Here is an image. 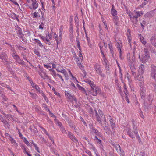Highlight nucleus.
<instances>
[{"mask_svg": "<svg viewBox=\"0 0 156 156\" xmlns=\"http://www.w3.org/2000/svg\"><path fill=\"white\" fill-rule=\"evenodd\" d=\"M145 70L144 66L141 64L140 65L138 69V75L137 79L140 81L139 83H140V86H141L143 83L144 78L142 75L144 73Z\"/></svg>", "mask_w": 156, "mask_h": 156, "instance_id": "obj_1", "label": "nucleus"}, {"mask_svg": "<svg viewBox=\"0 0 156 156\" xmlns=\"http://www.w3.org/2000/svg\"><path fill=\"white\" fill-rule=\"evenodd\" d=\"M144 52V54L143 55L142 58H141L140 56H139L140 60H141L142 62L144 63L147 62L150 58L148 51L146 49H145Z\"/></svg>", "mask_w": 156, "mask_h": 156, "instance_id": "obj_2", "label": "nucleus"}, {"mask_svg": "<svg viewBox=\"0 0 156 156\" xmlns=\"http://www.w3.org/2000/svg\"><path fill=\"white\" fill-rule=\"evenodd\" d=\"M128 61L131 66H133L135 63V59L134 55H131L130 53L127 55Z\"/></svg>", "mask_w": 156, "mask_h": 156, "instance_id": "obj_3", "label": "nucleus"}, {"mask_svg": "<svg viewBox=\"0 0 156 156\" xmlns=\"http://www.w3.org/2000/svg\"><path fill=\"white\" fill-rule=\"evenodd\" d=\"M128 14L129 16L131 21L135 23L137 21V18L140 16V14L139 12H136L135 15L133 14L130 12H129Z\"/></svg>", "mask_w": 156, "mask_h": 156, "instance_id": "obj_4", "label": "nucleus"}, {"mask_svg": "<svg viewBox=\"0 0 156 156\" xmlns=\"http://www.w3.org/2000/svg\"><path fill=\"white\" fill-rule=\"evenodd\" d=\"M65 95L66 97L68 98L70 101H74L76 102V98L70 92L65 91Z\"/></svg>", "mask_w": 156, "mask_h": 156, "instance_id": "obj_5", "label": "nucleus"}, {"mask_svg": "<svg viewBox=\"0 0 156 156\" xmlns=\"http://www.w3.org/2000/svg\"><path fill=\"white\" fill-rule=\"evenodd\" d=\"M81 61L80 60L78 59L76 60V62L78 66L82 70V72L83 73L81 74L82 76L84 78L86 76V73L84 70L83 66L81 64Z\"/></svg>", "mask_w": 156, "mask_h": 156, "instance_id": "obj_6", "label": "nucleus"}, {"mask_svg": "<svg viewBox=\"0 0 156 156\" xmlns=\"http://www.w3.org/2000/svg\"><path fill=\"white\" fill-rule=\"evenodd\" d=\"M95 85L94 84L91 87L90 92L94 96H96L98 93L99 88L97 87L95 88Z\"/></svg>", "mask_w": 156, "mask_h": 156, "instance_id": "obj_7", "label": "nucleus"}, {"mask_svg": "<svg viewBox=\"0 0 156 156\" xmlns=\"http://www.w3.org/2000/svg\"><path fill=\"white\" fill-rule=\"evenodd\" d=\"M32 4L29 7L31 9H35L38 6V4L36 0H31Z\"/></svg>", "mask_w": 156, "mask_h": 156, "instance_id": "obj_8", "label": "nucleus"}, {"mask_svg": "<svg viewBox=\"0 0 156 156\" xmlns=\"http://www.w3.org/2000/svg\"><path fill=\"white\" fill-rule=\"evenodd\" d=\"M114 147L117 152L120 154L121 156H125L124 152L123 151L121 150V147L119 144H116Z\"/></svg>", "mask_w": 156, "mask_h": 156, "instance_id": "obj_9", "label": "nucleus"}, {"mask_svg": "<svg viewBox=\"0 0 156 156\" xmlns=\"http://www.w3.org/2000/svg\"><path fill=\"white\" fill-rule=\"evenodd\" d=\"M151 76L154 79L156 78V66H155L154 65L151 66Z\"/></svg>", "mask_w": 156, "mask_h": 156, "instance_id": "obj_10", "label": "nucleus"}, {"mask_svg": "<svg viewBox=\"0 0 156 156\" xmlns=\"http://www.w3.org/2000/svg\"><path fill=\"white\" fill-rule=\"evenodd\" d=\"M56 70L57 71H58L62 73L65 76L66 78L67 79H68L67 76V73L65 69L63 68V67L61 66H59L57 69Z\"/></svg>", "mask_w": 156, "mask_h": 156, "instance_id": "obj_11", "label": "nucleus"}, {"mask_svg": "<svg viewBox=\"0 0 156 156\" xmlns=\"http://www.w3.org/2000/svg\"><path fill=\"white\" fill-rule=\"evenodd\" d=\"M77 47L80 50V51L79 52V56L78 57L76 58L77 59L80 60L81 61H82L83 60V57L82 56V54H81V48H80V42L78 41H77Z\"/></svg>", "mask_w": 156, "mask_h": 156, "instance_id": "obj_12", "label": "nucleus"}, {"mask_svg": "<svg viewBox=\"0 0 156 156\" xmlns=\"http://www.w3.org/2000/svg\"><path fill=\"white\" fill-rule=\"evenodd\" d=\"M94 68L95 69L96 72L98 74L101 75L103 76H104V75L102 74V71L100 69V66L97 64H96L94 66Z\"/></svg>", "mask_w": 156, "mask_h": 156, "instance_id": "obj_13", "label": "nucleus"}, {"mask_svg": "<svg viewBox=\"0 0 156 156\" xmlns=\"http://www.w3.org/2000/svg\"><path fill=\"white\" fill-rule=\"evenodd\" d=\"M96 112V116L97 117L98 121L100 123H101V118L100 117L99 115H100V116L101 117H102V116L103 115V114H102V112L101 110H98V112L99 114V115L97 112V111L95 110Z\"/></svg>", "mask_w": 156, "mask_h": 156, "instance_id": "obj_14", "label": "nucleus"}, {"mask_svg": "<svg viewBox=\"0 0 156 156\" xmlns=\"http://www.w3.org/2000/svg\"><path fill=\"white\" fill-rule=\"evenodd\" d=\"M12 55L14 59H15L17 62L19 63H22L19 57L15 53L13 52Z\"/></svg>", "mask_w": 156, "mask_h": 156, "instance_id": "obj_15", "label": "nucleus"}, {"mask_svg": "<svg viewBox=\"0 0 156 156\" xmlns=\"http://www.w3.org/2000/svg\"><path fill=\"white\" fill-rule=\"evenodd\" d=\"M38 37H40V38L43 40L48 45H50L51 43L49 41V40L47 39V38H44L43 36L41 35H39Z\"/></svg>", "mask_w": 156, "mask_h": 156, "instance_id": "obj_16", "label": "nucleus"}, {"mask_svg": "<svg viewBox=\"0 0 156 156\" xmlns=\"http://www.w3.org/2000/svg\"><path fill=\"white\" fill-rule=\"evenodd\" d=\"M111 14L113 16H116L117 15V12L115 9L114 5H112L111 9Z\"/></svg>", "mask_w": 156, "mask_h": 156, "instance_id": "obj_17", "label": "nucleus"}, {"mask_svg": "<svg viewBox=\"0 0 156 156\" xmlns=\"http://www.w3.org/2000/svg\"><path fill=\"white\" fill-rule=\"evenodd\" d=\"M140 41L144 45H145L146 44V41L145 40L144 37L141 35V34H140L138 35Z\"/></svg>", "mask_w": 156, "mask_h": 156, "instance_id": "obj_18", "label": "nucleus"}, {"mask_svg": "<svg viewBox=\"0 0 156 156\" xmlns=\"http://www.w3.org/2000/svg\"><path fill=\"white\" fill-rule=\"evenodd\" d=\"M113 22L116 25L118 26L119 25V20L118 16H113Z\"/></svg>", "mask_w": 156, "mask_h": 156, "instance_id": "obj_19", "label": "nucleus"}, {"mask_svg": "<svg viewBox=\"0 0 156 156\" xmlns=\"http://www.w3.org/2000/svg\"><path fill=\"white\" fill-rule=\"evenodd\" d=\"M77 85V87H78V88L80 90H81L87 96L88 95V94L87 92H86L85 91V89L84 88L81 86L80 85L78 84V83H77L76 84Z\"/></svg>", "mask_w": 156, "mask_h": 156, "instance_id": "obj_20", "label": "nucleus"}, {"mask_svg": "<svg viewBox=\"0 0 156 156\" xmlns=\"http://www.w3.org/2000/svg\"><path fill=\"white\" fill-rule=\"evenodd\" d=\"M151 43L154 46H156V41L155 37H152L151 39Z\"/></svg>", "mask_w": 156, "mask_h": 156, "instance_id": "obj_21", "label": "nucleus"}, {"mask_svg": "<svg viewBox=\"0 0 156 156\" xmlns=\"http://www.w3.org/2000/svg\"><path fill=\"white\" fill-rule=\"evenodd\" d=\"M84 81L87 83L89 84L90 87L93 85H94V82L93 81H91L90 80L88 79H86L84 80Z\"/></svg>", "mask_w": 156, "mask_h": 156, "instance_id": "obj_22", "label": "nucleus"}, {"mask_svg": "<svg viewBox=\"0 0 156 156\" xmlns=\"http://www.w3.org/2000/svg\"><path fill=\"white\" fill-rule=\"evenodd\" d=\"M49 71L50 72V74L52 75L54 77H56L57 75L54 70L52 69H49Z\"/></svg>", "mask_w": 156, "mask_h": 156, "instance_id": "obj_23", "label": "nucleus"}, {"mask_svg": "<svg viewBox=\"0 0 156 156\" xmlns=\"http://www.w3.org/2000/svg\"><path fill=\"white\" fill-rule=\"evenodd\" d=\"M41 129H42V131L46 135L48 136V137H49V138L53 142V139L50 136L48 135V132L46 131V130L43 128L41 127Z\"/></svg>", "mask_w": 156, "mask_h": 156, "instance_id": "obj_24", "label": "nucleus"}, {"mask_svg": "<svg viewBox=\"0 0 156 156\" xmlns=\"http://www.w3.org/2000/svg\"><path fill=\"white\" fill-rule=\"evenodd\" d=\"M41 129H42V131L46 135L48 136V137H49V138L53 142V139L50 136L48 135V132L46 131V130L43 128L41 127Z\"/></svg>", "mask_w": 156, "mask_h": 156, "instance_id": "obj_25", "label": "nucleus"}, {"mask_svg": "<svg viewBox=\"0 0 156 156\" xmlns=\"http://www.w3.org/2000/svg\"><path fill=\"white\" fill-rule=\"evenodd\" d=\"M41 129H42V131L46 135L48 136V137H49V138L53 142V139L50 136L48 135V132L46 131V130L43 128L41 127Z\"/></svg>", "mask_w": 156, "mask_h": 156, "instance_id": "obj_26", "label": "nucleus"}, {"mask_svg": "<svg viewBox=\"0 0 156 156\" xmlns=\"http://www.w3.org/2000/svg\"><path fill=\"white\" fill-rule=\"evenodd\" d=\"M41 129H42V131L46 135L48 136V137H49V138L53 142V139L50 136L48 135V132L46 131V130L43 128L41 127Z\"/></svg>", "mask_w": 156, "mask_h": 156, "instance_id": "obj_27", "label": "nucleus"}, {"mask_svg": "<svg viewBox=\"0 0 156 156\" xmlns=\"http://www.w3.org/2000/svg\"><path fill=\"white\" fill-rule=\"evenodd\" d=\"M29 81H30V82L31 84V86L33 87H34L37 90V91H38L40 90H39L40 88H39V87L37 85H35L34 86V84L33 83L32 81H30V80Z\"/></svg>", "mask_w": 156, "mask_h": 156, "instance_id": "obj_28", "label": "nucleus"}, {"mask_svg": "<svg viewBox=\"0 0 156 156\" xmlns=\"http://www.w3.org/2000/svg\"><path fill=\"white\" fill-rule=\"evenodd\" d=\"M10 140L14 146L15 147H17V143L16 142L15 140L12 137H10Z\"/></svg>", "mask_w": 156, "mask_h": 156, "instance_id": "obj_29", "label": "nucleus"}, {"mask_svg": "<svg viewBox=\"0 0 156 156\" xmlns=\"http://www.w3.org/2000/svg\"><path fill=\"white\" fill-rule=\"evenodd\" d=\"M7 56L6 55L4 54H2L1 55L0 58L2 60H4L5 61H6L7 60Z\"/></svg>", "mask_w": 156, "mask_h": 156, "instance_id": "obj_30", "label": "nucleus"}, {"mask_svg": "<svg viewBox=\"0 0 156 156\" xmlns=\"http://www.w3.org/2000/svg\"><path fill=\"white\" fill-rule=\"evenodd\" d=\"M155 12V10H154L148 13L147 14V15L149 17H151L153 16L154 15V13Z\"/></svg>", "mask_w": 156, "mask_h": 156, "instance_id": "obj_31", "label": "nucleus"}, {"mask_svg": "<svg viewBox=\"0 0 156 156\" xmlns=\"http://www.w3.org/2000/svg\"><path fill=\"white\" fill-rule=\"evenodd\" d=\"M134 133L136 135V138L138 139V141L139 142H140L141 140L140 137V136L138 134V132L136 131V129L134 130Z\"/></svg>", "mask_w": 156, "mask_h": 156, "instance_id": "obj_32", "label": "nucleus"}, {"mask_svg": "<svg viewBox=\"0 0 156 156\" xmlns=\"http://www.w3.org/2000/svg\"><path fill=\"white\" fill-rule=\"evenodd\" d=\"M34 41L37 43V44L39 45L41 47H42L43 46L42 45L41 43V42L40 40L38 39H34Z\"/></svg>", "mask_w": 156, "mask_h": 156, "instance_id": "obj_33", "label": "nucleus"}, {"mask_svg": "<svg viewBox=\"0 0 156 156\" xmlns=\"http://www.w3.org/2000/svg\"><path fill=\"white\" fill-rule=\"evenodd\" d=\"M39 73L41 77L44 79H45L48 77V76H47L44 73H43V75L40 72H39Z\"/></svg>", "mask_w": 156, "mask_h": 156, "instance_id": "obj_34", "label": "nucleus"}, {"mask_svg": "<svg viewBox=\"0 0 156 156\" xmlns=\"http://www.w3.org/2000/svg\"><path fill=\"white\" fill-rule=\"evenodd\" d=\"M72 79H71L76 84L78 83H79L78 80H77L76 78L73 75H72Z\"/></svg>", "mask_w": 156, "mask_h": 156, "instance_id": "obj_35", "label": "nucleus"}, {"mask_svg": "<svg viewBox=\"0 0 156 156\" xmlns=\"http://www.w3.org/2000/svg\"><path fill=\"white\" fill-rule=\"evenodd\" d=\"M33 16H34V17H33L34 18H38L40 17V15L38 13V12H34V13H33Z\"/></svg>", "mask_w": 156, "mask_h": 156, "instance_id": "obj_36", "label": "nucleus"}, {"mask_svg": "<svg viewBox=\"0 0 156 156\" xmlns=\"http://www.w3.org/2000/svg\"><path fill=\"white\" fill-rule=\"evenodd\" d=\"M24 142L26 144V145L28 146H30V144L27 141L26 138H24Z\"/></svg>", "mask_w": 156, "mask_h": 156, "instance_id": "obj_37", "label": "nucleus"}, {"mask_svg": "<svg viewBox=\"0 0 156 156\" xmlns=\"http://www.w3.org/2000/svg\"><path fill=\"white\" fill-rule=\"evenodd\" d=\"M30 94L31 95V97H32V98H37L36 95L35 93H32L31 92H30Z\"/></svg>", "mask_w": 156, "mask_h": 156, "instance_id": "obj_38", "label": "nucleus"}, {"mask_svg": "<svg viewBox=\"0 0 156 156\" xmlns=\"http://www.w3.org/2000/svg\"><path fill=\"white\" fill-rule=\"evenodd\" d=\"M51 63H49L48 64H44V67L47 69H48L49 68L51 67Z\"/></svg>", "mask_w": 156, "mask_h": 156, "instance_id": "obj_39", "label": "nucleus"}, {"mask_svg": "<svg viewBox=\"0 0 156 156\" xmlns=\"http://www.w3.org/2000/svg\"><path fill=\"white\" fill-rule=\"evenodd\" d=\"M127 133L132 138H134V135L133 133H130L129 131H128Z\"/></svg>", "mask_w": 156, "mask_h": 156, "instance_id": "obj_40", "label": "nucleus"}, {"mask_svg": "<svg viewBox=\"0 0 156 156\" xmlns=\"http://www.w3.org/2000/svg\"><path fill=\"white\" fill-rule=\"evenodd\" d=\"M33 144L35 147V150H37V151L38 153H40V151H39V148L37 146L36 144L35 143H33Z\"/></svg>", "mask_w": 156, "mask_h": 156, "instance_id": "obj_41", "label": "nucleus"}, {"mask_svg": "<svg viewBox=\"0 0 156 156\" xmlns=\"http://www.w3.org/2000/svg\"><path fill=\"white\" fill-rule=\"evenodd\" d=\"M44 24L43 23H41L39 26V28L42 30H43Z\"/></svg>", "mask_w": 156, "mask_h": 156, "instance_id": "obj_42", "label": "nucleus"}, {"mask_svg": "<svg viewBox=\"0 0 156 156\" xmlns=\"http://www.w3.org/2000/svg\"><path fill=\"white\" fill-rule=\"evenodd\" d=\"M43 97H44L45 100L47 103L48 102V98L46 96L45 94H43Z\"/></svg>", "mask_w": 156, "mask_h": 156, "instance_id": "obj_43", "label": "nucleus"}, {"mask_svg": "<svg viewBox=\"0 0 156 156\" xmlns=\"http://www.w3.org/2000/svg\"><path fill=\"white\" fill-rule=\"evenodd\" d=\"M111 123V126L112 128V129H114V128L115 127L114 123L113 122H111V123Z\"/></svg>", "mask_w": 156, "mask_h": 156, "instance_id": "obj_44", "label": "nucleus"}, {"mask_svg": "<svg viewBox=\"0 0 156 156\" xmlns=\"http://www.w3.org/2000/svg\"><path fill=\"white\" fill-rule=\"evenodd\" d=\"M130 36L131 35H127L128 42L129 44H130V42L131 41V38Z\"/></svg>", "mask_w": 156, "mask_h": 156, "instance_id": "obj_45", "label": "nucleus"}, {"mask_svg": "<svg viewBox=\"0 0 156 156\" xmlns=\"http://www.w3.org/2000/svg\"><path fill=\"white\" fill-rule=\"evenodd\" d=\"M92 149L96 154V155L97 154H98L97 150L94 147H93Z\"/></svg>", "mask_w": 156, "mask_h": 156, "instance_id": "obj_46", "label": "nucleus"}, {"mask_svg": "<svg viewBox=\"0 0 156 156\" xmlns=\"http://www.w3.org/2000/svg\"><path fill=\"white\" fill-rule=\"evenodd\" d=\"M124 93L125 94L126 96H128L127 91V88H125V89H124Z\"/></svg>", "mask_w": 156, "mask_h": 156, "instance_id": "obj_47", "label": "nucleus"}, {"mask_svg": "<svg viewBox=\"0 0 156 156\" xmlns=\"http://www.w3.org/2000/svg\"><path fill=\"white\" fill-rule=\"evenodd\" d=\"M35 53L37 55L40 56V53L37 50L34 51Z\"/></svg>", "mask_w": 156, "mask_h": 156, "instance_id": "obj_48", "label": "nucleus"}, {"mask_svg": "<svg viewBox=\"0 0 156 156\" xmlns=\"http://www.w3.org/2000/svg\"><path fill=\"white\" fill-rule=\"evenodd\" d=\"M57 76H58L59 77V78L61 79V80H62V81H63L64 80H63V79L62 78V76H61V75H60V74H58L57 75Z\"/></svg>", "mask_w": 156, "mask_h": 156, "instance_id": "obj_49", "label": "nucleus"}, {"mask_svg": "<svg viewBox=\"0 0 156 156\" xmlns=\"http://www.w3.org/2000/svg\"><path fill=\"white\" fill-rule=\"evenodd\" d=\"M70 126L71 127H72L73 129L74 130L76 131V128L75 126H73V125L71 126V125H70Z\"/></svg>", "mask_w": 156, "mask_h": 156, "instance_id": "obj_50", "label": "nucleus"}, {"mask_svg": "<svg viewBox=\"0 0 156 156\" xmlns=\"http://www.w3.org/2000/svg\"><path fill=\"white\" fill-rule=\"evenodd\" d=\"M19 135L20 137L21 138H22V139H23V138H24V137H23V136L22 135V134L19 131Z\"/></svg>", "mask_w": 156, "mask_h": 156, "instance_id": "obj_51", "label": "nucleus"}, {"mask_svg": "<svg viewBox=\"0 0 156 156\" xmlns=\"http://www.w3.org/2000/svg\"><path fill=\"white\" fill-rule=\"evenodd\" d=\"M55 40L56 41V43L57 44H59V41H58V37L55 38Z\"/></svg>", "mask_w": 156, "mask_h": 156, "instance_id": "obj_52", "label": "nucleus"}, {"mask_svg": "<svg viewBox=\"0 0 156 156\" xmlns=\"http://www.w3.org/2000/svg\"><path fill=\"white\" fill-rule=\"evenodd\" d=\"M61 131L63 133H66V131L63 128H62Z\"/></svg>", "mask_w": 156, "mask_h": 156, "instance_id": "obj_53", "label": "nucleus"}, {"mask_svg": "<svg viewBox=\"0 0 156 156\" xmlns=\"http://www.w3.org/2000/svg\"><path fill=\"white\" fill-rule=\"evenodd\" d=\"M54 93L56 95L58 96H60V94L59 93L56 92V91L54 92Z\"/></svg>", "mask_w": 156, "mask_h": 156, "instance_id": "obj_54", "label": "nucleus"}, {"mask_svg": "<svg viewBox=\"0 0 156 156\" xmlns=\"http://www.w3.org/2000/svg\"><path fill=\"white\" fill-rule=\"evenodd\" d=\"M7 117L9 118V119H12V115H7Z\"/></svg>", "mask_w": 156, "mask_h": 156, "instance_id": "obj_55", "label": "nucleus"}, {"mask_svg": "<svg viewBox=\"0 0 156 156\" xmlns=\"http://www.w3.org/2000/svg\"><path fill=\"white\" fill-rule=\"evenodd\" d=\"M147 2V1H145V2H144L143 3V4L142 5H140L141 7H143L144 5H145L146 4Z\"/></svg>", "mask_w": 156, "mask_h": 156, "instance_id": "obj_56", "label": "nucleus"}, {"mask_svg": "<svg viewBox=\"0 0 156 156\" xmlns=\"http://www.w3.org/2000/svg\"><path fill=\"white\" fill-rule=\"evenodd\" d=\"M51 64L52 65V68H56V66L55 64H54V63H51Z\"/></svg>", "mask_w": 156, "mask_h": 156, "instance_id": "obj_57", "label": "nucleus"}, {"mask_svg": "<svg viewBox=\"0 0 156 156\" xmlns=\"http://www.w3.org/2000/svg\"><path fill=\"white\" fill-rule=\"evenodd\" d=\"M38 92H39V93L40 94H41V95L42 96H43V94H44L43 92V91H41V90H39L38 91Z\"/></svg>", "mask_w": 156, "mask_h": 156, "instance_id": "obj_58", "label": "nucleus"}, {"mask_svg": "<svg viewBox=\"0 0 156 156\" xmlns=\"http://www.w3.org/2000/svg\"><path fill=\"white\" fill-rule=\"evenodd\" d=\"M125 99H126L127 101V102L128 103H129V99H128V96H126L125 97Z\"/></svg>", "mask_w": 156, "mask_h": 156, "instance_id": "obj_59", "label": "nucleus"}, {"mask_svg": "<svg viewBox=\"0 0 156 156\" xmlns=\"http://www.w3.org/2000/svg\"><path fill=\"white\" fill-rule=\"evenodd\" d=\"M118 50H119V53H120V58H121V50L120 49V48H119V49H118Z\"/></svg>", "mask_w": 156, "mask_h": 156, "instance_id": "obj_60", "label": "nucleus"}, {"mask_svg": "<svg viewBox=\"0 0 156 156\" xmlns=\"http://www.w3.org/2000/svg\"><path fill=\"white\" fill-rule=\"evenodd\" d=\"M54 37L55 38L58 37V35L56 34L55 32L54 33Z\"/></svg>", "mask_w": 156, "mask_h": 156, "instance_id": "obj_61", "label": "nucleus"}, {"mask_svg": "<svg viewBox=\"0 0 156 156\" xmlns=\"http://www.w3.org/2000/svg\"><path fill=\"white\" fill-rule=\"evenodd\" d=\"M52 35L51 34H48V37L50 39H52Z\"/></svg>", "mask_w": 156, "mask_h": 156, "instance_id": "obj_62", "label": "nucleus"}, {"mask_svg": "<svg viewBox=\"0 0 156 156\" xmlns=\"http://www.w3.org/2000/svg\"><path fill=\"white\" fill-rule=\"evenodd\" d=\"M87 153L90 156H92L91 153L90 151H88Z\"/></svg>", "mask_w": 156, "mask_h": 156, "instance_id": "obj_63", "label": "nucleus"}, {"mask_svg": "<svg viewBox=\"0 0 156 156\" xmlns=\"http://www.w3.org/2000/svg\"><path fill=\"white\" fill-rule=\"evenodd\" d=\"M71 85L72 87H73V88H76L75 85H74V83H71Z\"/></svg>", "mask_w": 156, "mask_h": 156, "instance_id": "obj_64", "label": "nucleus"}]
</instances>
